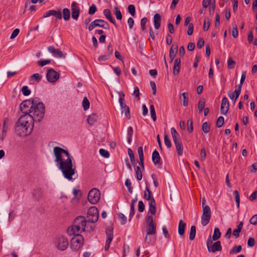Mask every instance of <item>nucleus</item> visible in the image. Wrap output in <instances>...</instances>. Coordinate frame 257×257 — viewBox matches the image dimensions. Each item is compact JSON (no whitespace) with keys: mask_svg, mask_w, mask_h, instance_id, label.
I'll use <instances>...</instances> for the list:
<instances>
[{"mask_svg":"<svg viewBox=\"0 0 257 257\" xmlns=\"http://www.w3.org/2000/svg\"><path fill=\"white\" fill-rule=\"evenodd\" d=\"M87 220L83 216H78L74 220L73 224L68 228L67 232L69 235L78 233L81 228L82 231H85Z\"/></svg>","mask_w":257,"mask_h":257,"instance_id":"2","label":"nucleus"},{"mask_svg":"<svg viewBox=\"0 0 257 257\" xmlns=\"http://www.w3.org/2000/svg\"><path fill=\"white\" fill-rule=\"evenodd\" d=\"M242 249L241 245H235L229 251L230 254L238 253L241 251Z\"/></svg>","mask_w":257,"mask_h":257,"instance_id":"34","label":"nucleus"},{"mask_svg":"<svg viewBox=\"0 0 257 257\" xmlns=\"http://www.w3.org/2000/svg\"><path fill=\"white\" fill-rule=\"evenodd\" d=\"M53 153L55 157V162L57 163L64 177L68 180H71L75 173V167H73L72 157L67 150L59 147L54 148Z\"/></svg>","mask_w":257,"mask_h":257,"instance_id":"1","label":"nucleus"},{"mask_svg":"<svg viewBox=\"0 0 257 257\" xmlns=\"http://www.w3.org/2000/svg\"><path fill=\"white\" fill-rule=\"evenodd\" d=\"M33 195L36 199H40L42 197V191L41 189H38L34 190L33 192Z\"/></svg>","mask_w":257,"mask_h":257,"instance_id":"33","label":"nucleus"},{"mask_svg":"<svg viewBox=\"0 0 257 257\" xmlns=\"http://www.w3.org/2000/svg\"><path fill=\"white\" fill-rule=\"evenodd\" d=\"M250 223L253 225L257 224V214L253 215L249 220Z\"/></svg>","mask_w":257,"mask_h":257,"instance_id":"64","label":"nucleus"},{"mask_svg":"<svg viewBox=\"0 0 257 257\" xmlns=\"http://www.w3.org/2000/svg\"><path fill=\"white\" fill-rule=\"evenodd\" d=\"M99 153L100 155L105 158H108L109 157V152L103 149H101L99 150Z\"/></svg>","mask_w":257,"mask_h":257,"instance_id":"55","label":"nucleus"},{"mask_svg":"<svg viewBox=\"0 0 257 257\" xmlns=\"http://www.w3.org/2000/svg\"><path fill=\"white\" fill-rule=\"evenodd\" d=\"M161 21V17L159 14H156L154 16L153 22L154 27L156 29H158L160 27Z\"/></svg>","mask_w":257,"mask_h":257,"instance_id":"20","label":"nucleus"},{"mask_svg":"<svg viewBox=\"0 0 257 257\" xmlns=\"http://www.w3.org/2000/svg\"><path fill=\"white\" fill-rule=\"evenodd\" d=\"M211 209L209 206L206 205L203 208V213L201 216V224L203 226H206L211 218Z\"/></svg>","mask_w":257,"mask_h":257,"instance_id":"12","label":"nucleus"},{"mask_svg":"<svg viewBox=\"0 0 257 257\" xmlns=\"http://www.w3.org/2000/svg\"><path fill=\"white\" fill-rule=\"evenodd\" d=\"M209 252H215L218 251H221L222 246L220 241H217L213 243L211 246L207 248Z\"/></svg>","mask_w":257,"mask_h":257,"instance_id":"18","label":"nucleus"},{"mask_svg":"<svg viewBox=\"0 0 257 257\" xmlns=\"http://www.w3.org/2000/svg\"><path fill=\"white\" fill-rule=\"evenodd\" d=\"M235 62L233 61L231 57H229L227 61V67L229 69H231L234 68Z\"/></svg>","mask_w":257,"mask_h":257,"instance_id":"46","label":"nucleus"},{"mask_svg":"<svg viewBox=\"0 0 257 257\" xmlns=\"http://www.w3.org/2000/svg\"><path fill=\"white\" fill-rule=\"evenodd\" d=\"M224 123V119L223 116H219L216 121V126L217 127H221Z\"/></svg>","mask_w":257,"mask_h":257,"instance_id":"50","label":"nucleus"},{"mask_svg":"<svg viewBox=\"0 0 257 257\" xmlns=\"http://www.w3.org/2000/svg\"><path fill=\"white\" fill-rule=\"evenodd\" d=\"M181 68V60L177 58L175 61L174 66L173 67V74L177 75L179 74Z\"/></svg>","mask_w":257,"mask_h":257,"instance_id":"22","label":"nucleus"},{"mask_svg":"<svg viewBox=\"0 0 257 257\" xmlns=\"http://www.w3.org/2000/svg\"><path fill=\"white\" fill-rule=\"evenodd\" d=\"M22 92L25 96H28L31 93V90L28 89V87L27 86H24L22 87Z\"/></svg>","mask_w":257,"mask_h":257,"instance_id":"57","label":"nucleus"},{"mask_svg":"<svg viewBox=\"0 0 257 257\" xmlns=\"http://www.w3.org/2000/svg\"><path fill=\"white\" fill-rule=\"evenodd\" d=\"M127 152H128V154L129 155V157L130 158V160H131V163L133 166H135V156H134V153L132 151V149L130 148L128 149Z\"/></svg>","mask_w":257,"mask_h":257,"instance_id":"38","label":"nucleus"},{"mask_svg":"<svg viewBox=\"0 0 257 257\" xmlns=\"http://www.w3.org/2000/svg\"><path fill=\"white\" fill-rule=\"evenodd\" d=\"M176 147V149L177 152V155L179 156H181L183 155V148L182 143V141L174 143Z\"/></svg>","mask_w":257,"mask_h":257,"instance_id":"29","label":"nucleus"},{"mask_svg":"<svg viewBox=\"0 0 257 257\" xmlns=\"http://www.w3.org/2000/svg\"><path fill=\"white\" fill-rule=\"evenodd\" d=\"M53 243L55 247L61 251L66 250L69 245L67 238L64 236L56 237L54 240Z\"/></svg>","mask_w":257,"mask_h":257,"instance_id":"5","label":"nucleus"},{"mask_svg":"<svg viewBox=\"0 0 257 257\" xmlns=\"http://www.w3.org/2000/svg\"><path fill=\"white\" fill-rule=\"evenodd\" d=\"M210 24V20L208 18H206L204 21L203 30L204 31H207L209 28Z\"/></svg>","mask_w":257,"mask_h":257,"instance_id":"47","label":"nucleus"},{"mask_svg":"<svg viewBox=\"0 0 257 257\" xmlns=\"http://www.w3.org/2000/svg\"><path fill=\"white\" fill-rule=\"evenodd\" d=\"M186 224L182 220H180L178 225V233L180 236L184 234Z\"/></svg>","mask_w":257,"mask_h":257,"instance_id":"26","label":"nucleus"},{"mask_svg":"<svg viewBox=\"0 0 257 257\" xmlns=\"http://www.w3.org/2000/svg\"><path fill=\"white\" fill-rule=\"evenodd\" d=\"M164 142L165 145L167 147V148H170L172 146V144L170 140L169 139L167 135L165 134L164 135Z\"/></svg>","mask_w":257,"mask_h":257,"instance_id":"53","label":"nucleus"},{"mask_svg":"<svg viewBox=\"0 0 257 257\" xmlns=\"http://www.w3.org/2000/svg\"><path fill=\"white\" fill-rule=\"evenodd\" d=\"M196 226L193 225L191 227L190 231L189 233V239L190 240H193L194 239L196 235Z\"/></svg>","mask_w":257,"mask_h":257,"instance_id":"35","label":"nucleus"},{"mask_svg":"<svg viewBox=\"0 0 257 257\" xmlns=\"http://www.w3.org/2000/svg\"><path fill=\"white\" fill-rule=\"evenodd\" d=\"M63 17L65 21H68L70 18V12L68 8H64L63 10Z\"/></svg>","mask_w":257,"mask_h":257,"instance_id":"32","label":"nucleus"},{"mask_svg":"<svg viewBox=\"0 0 257 257\" xmlns=\"http://www.w3.org/2000/svg\"><path fill=\"white\" fill-rule=\"evenodd\" d=\"M241 86L240 85H238V87L236 88V89H235L234 91L233 92L235 95V101H236V100L238 98V97H239L240 94V92H241Z\"/></svg>","mask_w":257,"mask_h":257,"instance_id":"54","label":"nucleus"},{"mask_svg":"<svg viewBox=\"0 0 257 257\" xmlns=\"http://www.w3.org/2000/svg\"><path fill=\"white\" fill-rule=\"evenodd\" d=\"M150 113L151 117L152 118L154 121H155L157 119L156 114L155 112V107L153 105H151L150 106Z\"/></svg>","mask_w":257,"mask_h":257,"instance_id":"42","label":"nucleus"},{"mask_svg":"<svg viewBox=\"0 0 257 257\" xmlns=\"http://www.w3.org/2000/svg\"><path fill=\"white\" fill-rule=\"evenodd\" d=\"M188 125V131L189 133H192L193 131V120L192 119H189L188 120L187 122Z\"/></svg>","mask_w":257,"mask_h":257,"instance_id":"56","label":"nucleus"},{"mask_svg":"<svg viewBox=\"0 0 257 257\" xmlns=\"http://www.w3.org/2000/svg\"><path fill=\"white\" fill-rule=\"evenodd\" d=\"M31 113H33L32 117L34 120L37 119L40 121L44 117L45 114V106L42 102L38 103L34 101L33 106L32 107Z\"/></svg>","mask_w":257,"mask_h":257,"instance_id":"3","label":"nucleus"},{"mask_svg":"<svg viewBox=\"0 0 257 257\" xmlns=\"http://www.w3.org/2000/svg\"><path fill=\"white\" fill-rule=\"evenodd\" d=\"M233 194L235 196V201H236V203L237 207L239 208V204H240V197H239V192H238V191L235 190L233 192Z\"/></svg>","mask_w":257,"mask_h":257,"instance_id":"49","label":"nucleus"},{"mask_svg":"<svg viewBox=\"0 0 257 257\" xmlns=\"http://www.w3.org/2000/svg\"><path fill=\"white\" fill-rule=\"evenodd\" d=\"M70 241V247L73 250H78L83 244L84 238L82 235L78 233L73 234Z\"/></svg>","mask_w":257,"mask_h":257,"instance_id":"6","label":"nucleus"},{"mask_svg":"<svg viewBox=\"0 0 257 257\" xmlns=\"http://www.w3.org/2000/svg\"><path fill=\"white\" fill-rule=\"evenodd\" d=\"M72 17L73 19L77 20L80 14V9L78 6V4L73 2L71 4Z\"/></svg>","mask_w":257,"mask_h":257,"instance_id":"17","label":"nucleus"},{"mask_svg":"<svg viewBox=\"0 0 257 257\" xmlns=\"http://www.w3.org/2000/svg\"><path fill=\"white\" fill-rule=\"evenodd\" d=\"M146 221L147 235H155L156 233L157 225L154 221L153 216L148 215L146 218Z\"/></svg>","mask_w":257,"mask_h":257,"instance_id":"7","label":"nucleus"},{"mask_svg":"<svg viewBox=\"0 0 257 257\" xmlns=\"http://www.w3.org/2000/svg\"><path fill=\"white\" fill-rule=\"evenodd\" d=\"M171 133L174 143L181 142L180 135L174 127L171 128Z\"/></svg>","mask_w":257,"mask_h":257,"instance_id":"24","label":"nucleus"},{"mask_svg":"<svg viewBox=\"0 0 257 257\" xmlns=\"http://www.w3.org/2000/svg\"><path fill=\"white\" fill-rule=\"evenodd\" d=\"M97 119V116L96 114L92 113L88 116L87 120L88 124L92 125L96 122Z\"/></svg>","mask_w":257,"mask_h":257,"instance_id":"30","label":"nucleus"},{"mask_svg":"<svg viewBox=\"0 0 257 257\" xmlns=\"http://www.w3.org/2000/svg\"><path fill=\"white\" fill-rule=\"evenodd\" d=\"M232 36L233 38H236L238 36V28L236 25H233V28L232 30Z\"/></svg>","mask_w":257,"mask_h":257,"instance_id":"52","label":"nucleus"},{"mask_svg":"<svg viewBox=\"0 0 257 257\" xmlns=\"http://www.w3.org/2000/svg\"><path fill=\"white\" fill-rule=\"evenodd\" d=\"M114 14L115 15L117 20H120L122 19V14L118 7L114 8Z\"/></svg>","mask_w":257,"mask_h":257,"instance_id":"40","label":"nucleus"},{"mask_svg":"<svg viewBox=\"0 0 257 257\" xmlns=\"http://www.w3.org/2000/svg\"><path fill=\"white\" fill-rule=\"evenodd\" d=\"M34 100H26L23 101L20 106L21 111L24 114H30L32 107L33 106Z\"/></svg>","mask_w":257,"mask_h":257,"instance_id":"11","label":"nucleus"},{"mask_svg":"<svg viewBox=\"0 0 257 257\" xmlns=\"http://www.w3.org/2000/svg\"><path fill=\"white\" fill-rule=\"evenodd\" d=\"M128 12L132 17H134L136 15L135 7L133 5H130L127 8Z\"/></svg>","mask_w":257,"mask_h":257,"instance_id":"44","label":"nucleus"},{"mask_svg":"<svg viewBox=\"0 0 257 257\" xmlns=\"http://www.w3.org/2000/svg\"><path fill=\"white\" fill-rule=\"evenodd\" d=\"M82 105L85 110H87L90 105V103L86 97H84L82 102Z\"/></svg>","mask_w":257,"mask_h":257,"instance_id":"45","label":"nucleus"},{"mask_svg":"<svg viewBox=\"0 0 257 257\" xmlns=\"http://www.w3.org/2000/svg\"><path fill=\"white\" fill-rule=\"evenodd\" d=\"M138 201L137 197H136L134 199H133L131 202V212L130 213V219L129 221L131 220L132 218L134 216L135 213V204Z\"/></svg>","mask_w":257,"mask_h":257,"instance_id":"27","label":"nucleus"},{"mask_svg":"<svg viewBox=\"0 0 257 257\" xmlns=\"http://www.w3.org/2000/svg\"><path fill=\"white\" fill-rule=\"evenodd\" d=\"M103 14L107 19H108L111 23H112L115 27H117L115 21L112 17L111 11L109 9H104L103 11Z\"/></svg>","mask_w":257,"mask_h":257,"instance_id":"19","label":"nucleus"},{"mask_svg":"<svg viewBox=\"0 0 257 257\" xmlns=\"http://www.w3.org/2000/svg\"><path fill=\"white\" fill-rule=\"evenodd\" d=\"M51 62V60H41L38 61L39 66L43 67Z\"/></svg>","mask_w":257,"mask_h":257,"instance_id":"63","label":"nucleus"},{"mask_svg":"<svg viewBox=\"0 0 257 257\" xmlns=\"http://www.w3.org/2000/svg\"><path fill=\"white\" fill-rule=\"evenodd\" d=\"M151 195L152 192L151 190L147 187L144 193V198L146 200L151 201V199L153 198V197H151Z\"/></svg>","mask_w":257,"mask_h":257,"instance_id":"36","label":"nucleus"},{"mask_svg":"<svg viewBox=\"0 0 257 257\" xmlns=\"http://www.w3.org/2000/svg\"><path fill=\"white\" fill-rule=\"evenodd\" d=\"M27 126H25L24 124H22L21 122L19 123V119L16 122V125L15 126V132L18 136H27L30 135L31 134H27L26 133V127Z\"/></svg>","mask_w":257,"mask_h":257,"instance_id":"14","label":"nucleus"},{"mask_svg":"<svg viewBox=\"0 0 257 257\" xmlns=\"http://www.w3.org/2000/svg\"><path fill=\"white\" fill-rule=\"evenodd\" d=\"M51 16H53L59 20L62 19V13L60 10H58V11L53 10H49L44 14L43 18H47Z\"/></svg>","mask_w":257,"mask_h":257,"instance_id":"16","label":"nucleus"},{"mask_svg":"<svg viewBox=\"0 0 257 257\" xmlns=\"http://www.w3.org/2000/svg\"><path fill=\"white\" fill-rule=\"evenodd\" d=\"M59 73L55 71L53 69H48L46 75L47 80L51 83L56 82L59 79Z\"/></svg>","mask_w":257,"mask_h":257,"instance_id":"13","label":"nucleus"},{"mask_svg":"<svg viewBox=\"0 0 257 257\" xmlns=\"http://www.w3.org/2000/svg\"><path fill=\"white\" fill-rule=\"evenodd\" d=\"M186 93L185 92H183L181 96L180 97L181 99L182 97H183V105L184 106H187V105L188 104V97H187L186 96Z\"/></svg>","mask_w":257,"mask_h":257,"instance_id":"59","label":"nucleus"},{"mask_svg":"<svg viewBox=\"0 0 257 257\" xmlns=\"http://www.w3.org/2000/svg\"><path fill=\"white\" fill-rule=\"evenodd\" d=\"M156 212V204L155 200L154 198L151 199V201L149 202V209L148 213H151V215H155Z\"/></svg>","mask_w":257,"mask_h":257,"instance_id":"21","label":"nucleus"},{"mask_svg":"<svg viewBox=\"0 0 257 257\" xmlns=\"http://www.w3.org/2000/svg\"><path fill=\"white\" fill-rule=\"evenodd\" d=\"M229 103L227 98L224 96L221 101L220 112L222 114L225 115L228 111Z\"/></svg>","mask_w":257,"mask_h":257,"instance_id":"15","label":"nucleus"},{"mask_svg":"<svg viewBox=\"0 0 257 257\" xmlns=\"http://www.w3.org/2000/svg\"><path fill=\"white\" fill-rule=\"evenodd\" d=\"M148 21V19L146 17H144L142 18L141 20V29L143 31H144L146 29L145 25Z\"/></svg>","mask_w":257,"mask_h":257,"instance_id":"61","label":"nucleus"},{"mask_svg":"<svg viewBox=\"0 0 257 257\" xmlns=\"http://www.w3.org/2000/svg\"><path fill=\"white\" fill-rule=\"evenodd\" d=\"M97 11V7L94 4H92L91 6H90L88 14L89 15H93Z\"/></svg>","mask_w":257,"mask_h":257,"instance_id":"58","label":"nucleus"},{"mask_svg":"<svg viewBox=\"0 0 257 257\" xmlns=\"http://www.w3.org/2000/svg\"><path fill=\"white\" fill-rule=\"evenodd\" d=\"M99 212L97 207L92 206L87 211V219L88 222L95 223L98 221Z\"/></svg>","mask_w":257,"mask_h":257,"instance_id":"8","label":"nucleus"},{"mask_svg":"<svg viewBox=\"0 0 257 257\" xmlns=\"http://www.w3.org/2000/svg\"><path fill=\"white\" fill-rule=\"evenodd\" d=\"M88 200L92 204H96L100 200V193L98 189L93 188L89 191L88 194Z\"/></svg>","mask_w":257,"mask_h":257,"instance_id":"9","label":"nucleus"},{"mask_svg":"<svg viewBox=\"0 0 257 257\" xmlns=\"http://www.w3.org/2000/svg\"><path fill=\"white\" fill-rule=\"evenodd\" d=\"M136 177L138 180L140 181L142 179V173L139 166H137L135 169Z\"/></svg>","mask_w":257,"mask_h":257,"instance_id":"43","label":"nucleus"},{"mask_svg":"<svg viewBox=\"0 0 257 257\" xmlns=\"http://www.w3.org/2000/svg\"><path fill=\"white\" fill-rule=\"evenodd\" d=\"M221 232L218 227H215L214 229V232L212 236V240L214 241L217 240L220 237Z\"/></svg>","mask_w":257,"mask_h":257,"instance_id":"31","label":"nucleus"},{"mask_svg":"<svg viewBox=\"0 0 257 257\" xmlns=\"http://www.w3.org/2000/svg\"><path fill=\"white\" fill-rule=\"evenodd\" d=\"M49 51L53 53L54 56L57 58H64L65 55L60 49H48Z\"/></svg>","mask_w":257,"mask_h":257,"instance_id":"25","label":"nucleus"},{"mask_svg":"<svg viewBox=\"0 0 257 257\" xmlns=\"http://www.w3.org/2000/svg\"><path fill=\"white\" fill-rule=\"evenodd\" d=\"M19 123L21 122L27 127H26V133L27 134H31L34 127V118L31 114H23L19 118Z\"/></svg>","mask_w":257,"mask_h":257,"instance_id":"4","label":"nucleus"},{"mask_svg":"<svg viewBox=\"0 0 257 257\" xmlns=\"http://www.w3.org/2000/svg\"><path fill=\"white\" fill-rule=\"evenodd\" d=\"M205 103V100L204 98H201L198 103V107L199 112H201L204 108Z\"/></svg>","mask_w":257,"mask_h":257,"instance_id":"37","label":"nucleus"},{"mask_svg":"<svg viewBox=\"0 0 257 257\" xmlns=\"http://www.w3.org/2000/svg\"><path fill=\"white\" fill-rule=\"evenodd\" d=\"M202 130L204 133H205V134L208 133L210 130V124L209 123H208L207 122H204L202 124Z\"/></svg>","mask_w":257,"mask_h":257,"instance_id":"39","label":"nucleus"},{"mask_svg":"<svg viewBox=\"0 0 257 257\" xmlns=\"http://www.w3.org/2000/svg\"><path fill=\"white\" fill-rule=\"evenodd\" d=\"M106 234L107 239L106 241L111 242L113 239V228L109 227L106 229Z\"/></svg>","mask_w":257,"mask_h":257,"instance_id":"28","label":"nucleus"},{"mask_svg":"<svg viewBox=\"0 0 257 257\" xmlns=\"http://www.w3.org/2000/svg\"><path fill=\"white\" fill-rule=\"evenodd\" d=\"M118 217L119 219L120 220V223L122 225L124 224L126 222V217L123 213H119L118 214Z\"/></svg>","mask_w":257,"mask_h":257,"instance_id":"48","label":"nucleus"},{"mask_svg":"<svg viewBox=\"0 0 257 257\" xmlns=\"http://www.w3.org/2000/svg\"><path fill=\"white\" fill-rule=\"evenodd\" d=\"M122 113L124 112L125 116L128 118H131L130 108L127 105H124L123 109H121Z\"/></svg>","mask_w":257,"mask_h":257,"instance_id":"41","label":"nucleus"},{"mask_svg":"<svg viewBox=\"0 0 257 257\" xmlns=\"http://www.w3.org/2000/svg\"><path fill=\"white\" fill-rule=\"evenodd\" d=\"M152 159L154 164L157 165L160 164L161 160V157L159 152L156 150L154 151L152 153Z\"/></svg>","mask_w":257,"mask_h":257,"instance_id":"23","label":"nucleus"},{"mask_svg":"<svg viewBox=\"0 0 257 257\" xmlns=\"http://www.w3.org/2000/svg\"><path fill=\"white\" fill-rule=\"evenodd\" d=\"M177 52L178 49H170L169 56L171 59V62L173 61V59L175 57Z\"/></svg>","mask_w":257,"mask_h":257,"instance_id":"51","label":"nucleus"},{"mask_svg":"<svg viewBox=\"0 0 257 257\" xmlns=\"http://www.w3.org/2000/svg\"><path fill=\"white\" fill-rule=\"evenodd\" d=\"M96 27H99L106 30L109 29L108 23L102 19H96L94 20L89 25L88 29L89 31H91Z\"/></svg>","mask_w":257,"mask_h":257,"instance_id":"10","label":"nucleus"},{"mask_svg":"<svg viewBox=\"0 0 257 257\" xmlns=\"http://www.w3.org/2000/svg\"><path fill=\"white\" fill-rule=\"evenodd\" d=\"M204 45V40L203 38H200L197 43V48H201Z\"/></svg>","mask_w":257,"mask_h":257,"instance_id":"62","label":"nucleus"},{"mask_svg":"<svg viewBox=\"0 0 257 257\" xmlns=\"http://www.w3.org/2000/svg\"><path fill=\"white\" fill-rule=\"evenodd\" d=\"M194 26L192 23H190L188 25L187 34L188 36H191L193 32Z\"/></svg>","mask_w":257,"mask_h":257,"instance_id":"60","label":"nucleus"}]
</instances>
